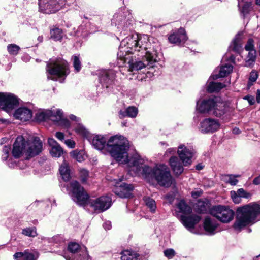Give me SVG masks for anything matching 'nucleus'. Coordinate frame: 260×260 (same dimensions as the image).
<instances>
[{"label":"nucleus","mask_w":260,"mask_h":260,"mask_svg":"<svg viewBox=\"0 0 260 260\" xmlns=\"http://www.w3.org/2000/svg\"><path fill=\"white\" fill-rule=\"evenodd\" d=\"M111 204V198L108 196H102L90 202V206L98 213L103 212L109 209Z\"/></svg>","instance_id":"15"},{"label":"nucleus","mask_w":260,"mask_h":260,"mask_svg":"<svg viewBox=\"0 0 260 260\" xmlns=\"http://www.w3.org/2000/svg\"><path fill=\"white\" fill-rule=\"evenodd\" d=\"M145 37H142L137 34L127 37L123 39L120 44L117 53L118 58L125 62L127 54L133 53L134 51H140L146 48L143 42H145Z\"/></svg>","instance_id":"4"},{"label":"nucleus","mask_w":260,"mask_h":260,"mask_svg":"<svg viewBox=\"0 0 260 260\" xmlns=\"http://www.w3.org/2000/svg\"><path fill=\"white\" fill-rule=\"evenodd\" d=\"M55 136L58 139L60 140H63L64 139V135L61 132H57L55 134Z\"/></svg>","instance_id":"58"},{"label":"nucleus","mask_w":260,"mask_h":260,"mask_svg":"<svg viewBox=\"0 0 260 260\" xmlns=\"http://www.w3.org/2000/svg\"><path fill=\"white\" fill-rule=\"evenodd\" d=\"M158 183L165 187L170 186L173 182V179L169 169L165 165H160L156 166L154 176Z\"/></svg>","instance_id":"11"},{"label":"nucleus","mask_w":260,"mask_h":260,"mask_svg":"<svg viewBox=\"0 0 260 260\" xmlns=\"http://www.w3.org/2000/svg\"><path fill=\"white\" fill-rule=\"evenodd\" d=\"M177 154L184 166H188L191 164L193 156L192 150L181 144L178 147Z\"/></svg>","instance_id":"20"},{"label":"nucleus","mask_w":260,"mask_h":260,"mask_svg":"<svg viewBox=\"0 0 260 260\" xmlns=\"http://www.w3.org/2000/svg\"><path fill=\"white\" fill-rule=\"evenodd\" d=\"M225 85L220 82H210L208 83L207 90L209 92H218Z\"/></svg>","instance_id":"32"},{"label":"nucleus","mask_w":260,"mask_h":260,"mask_svg":"<svg viewBox=\"0 0 260 260\" xmlns=\"http://www.w3.org/2000/svg\"><path fill=\"white\" fill-rule=\"evenodd\" d=\"M176 150L174 148H171L167 149L166 152H165V155L168 156L169 154H174L175 153Z\"/></svg>","instance_id":"57"},{"label":"nucleus","mask_w":260,"mask_h":260,"mask_svg":"<svg viewBox=\"0 0 260 260\" xmlns=\"http://www.w3.org/2000/svg\"><path fill=\"white\" fill-rule=\"evenodd\" d=\"M212 215L223 223H228L234 217V212L229 208L221 205L213 207L210 210Z\"/></svg>","instance_id":"12"},{"label":"nucleus","mask_w":260,"mask_h":260,"mask_svg":"<svg viewBox=\"0 0 260 260\" xmlns=\"http://www.w3.org/2000/svg\"><path fill=\"white\" fill-rule=\"evenodd\" d=\"M138 112V109L134 106H129L124 110H120L119 112L120 118H122L126 116L135 118L137 116Z\"/></svg>","instance_id":"29"},{"label":"nucleus","mask_w":260,"mask_h":260,"mask_svg":"<svg viewBox=\"0 0 260 260\" xmlns=\"http://www.w3.org/2000/svg\"><path fill=\"white\" fill-rule=\"evenodd\" d=\"M15 260H20L19 258H22L23 259L24 252H17L13 255Z\"/></svg>","instance_id":"55"},{"label":"nucleus","mask_w":260,"mask_h":260,"mask_svg":"<svg viewBox=\"0 0 260 260\" xmlns=\"http://www.w3.org/2000/svg\"><path fill=\"white\" fill-rule=\"evenodd\" d=\"M198 206L200 207V208L198 209V211L201 213L205 212L206 211V208L205 204L202 202H199Z\"/></svg>","instance_id":"52"},{"label":"nucleus","mask_w":260,"mask_h":260,"mask_svg":"<svg viewBox=\"0 0 260 260\" xmlns=\"http://www.w3.org/2000/svg\"><path fill=\"white\" fill-rule=\"evenodd\" d=\"M245 49L248 52L245 58V66L251 67L254 65L256 59V51L254 49V41L252 39H248Z\"/></svg>","instance_id":"17"},{"label":"nucleus","mask_w":260,"mask_h":260,"mask_svg":"<svg viewBox=\"0 0 260 260\" xmlns=\"http://www.w3.org/2000/svg\"><path fill=\"white\" fill-rule=\"evenodd\" d=\"M145 37H142L137 34L127 37L123 39L120 44L117 53L118 58L125 62L127 54L133 53L134 51H140L146 48L143 42H145Z\"/></svg>","instance_id":"5"},{"label":"nucleus","mask_w":260,"mask_h":260,"mask_svg":"<svg viewBox=\"0 0 260 260\" xmlns=\"http://www.w3.org/2000/svg\"><path fill=\"white\" fill-rule=\"evenodd\" d=\"M256 101L257 103H260V90H257L256 93Z\"/></svg>","instance_id":"61"},{"label":"nucleus","mask_w":260,"mask_h":260,"mask_svg":"<svg viewBox=\"0 0 260 260\" xmlns=\"http://www.w3.org/2000/svg\"><path fill=\"white\" fill-rule=\"evenodd\" d=\"M48 143L51 147L50 153L52 156L59 157L63 153V149L58 143L53 138H49Z\"/></svg>","instance_id":"25"},{"label":"nucleus","mask_w":260,"mask_h":260,"mask_svg":"<svg viewBox=\"0 0 260 260\" xmlns=\"http://www.w3.org/2000/svg\"><path fill=\"white\" fill-rule=\"evenodd\" d=\"M202 191L201 190H194V191H193L191 192V196L193 198H198L199 197L201 196V194H202Z\"/></svg>","instance_id":"54"},{"label":"nucleus","mask_w":260,"mask_h":260,"mask_svg":"<svg viewBox=\"0 0 260 260\" xmlns=\"http://www.w3.org/2000/svg\"><path fill=\"white\" fill-rule=\"evenodd\" d=\"M133 186L131 184L123 183L115 188L114 192L120 198H131L132 196Z\"/></svg>","instance_id":"21"},{"label":"nucleus","mask_w":260,"mask_h":260,"mask_svg":"<svg viewBox=\"0 0 260 260\" xmlns=\"http://www.w3.org/2000/svg\"><path fill=\"white\" fill-rule=\"evenodd\" d=\"M80 249V246L76 242H71L68 245V250L72 253H76Z\"/></svg>","instance_id":"46"},{"label":"nucleus","mask_w":260,"mask_h":260,"mask_svg":"<svg viewBox=\"0 0 260 260\" xmlns=\"http://www.w3.org/2000/svg\"><path fill=\"white\" fill-rule=\"evenodd\" d=\"M243 33H238L230 45V48L235 52H239L241 48V36Z\"/></svg>","instance_id":"33"},{"label":"nucleus","mask_w":260,"mask_h":260,"mask_svg":"<svg viewBox=\"0 0 260 260\" xmlns=\"http://www.w3.org/2000/svg\"><path fill=\"white\" fill-rule=\"evenodd\" d=\"M214 107L212 114L217 117H221L223 115L226 113L228 109V107L224 103L217 101L216 98L215 104Z\"/></svg>","instance_id":"27"},{"label":"nucleus","mask_w":260,"mask_h":260,"mask_svg":"<svg viewBox=\"0 0 260 260\" xmlns=\"http://www.w3.org/2000/svg\"><path fill=\"white\" fill-rule=\"evenodd\" d=\"M169 165L175 175L179 176L183 172V166L177 157H171L169 159Z\"/></svg>","instance_id":"26"},{"label":"nucleus","mask_w":260,"mask_h":260,"mask_svg":"<svg viewBox=\"0 0 260 260\" xmlns=\"http://www.w3.org/2000/svg\"><path fill=\"white\" fill-rule=\"evenodd\" d=\"M95 148L103 153L108 152L116 161L120 162L127 161V150L129 148L127 140L121 135L111 137L106 143L102 136L93 137L92 142Z\"/></svg>","instance_id":"1"},{"label":"nucleus","mask_w":260,"mask_h":260,"mask_svg":"<svg viewBox=\"0 0 260 260\" xmlns=\"http://www.w3.org/2000/svg\"><path fill=\"white\" fill-rule=\"evenodd\" d=\"M73 62V66L76 72H78L81 69V63L79 56L74 55L72 58Z\"/></svg>","instance_id":"42"},{"label":"nucleus","mask_w":260,"mask_h":260,"mask_svg":"<svg viewBox=\"0 0 260 260\" xmlns=\"http://www.w3.org/2000/svg\"><path fill=\"white\" fill-rule=\"evenodd\" d=\"M218 226L216 221L209 217L205 219L204 227L205 230L210 234L214 233V231Z\"/></svg>","instance_id":"28"},{"label":"nucleus","mask_w":260,"mask_h":260,"mask_svg":"<svg viewBox=\"0 0 260 260\" xmlns=\"http://www.w3.org/2000/svg\"><path fill=\"white\" fill-rule=\"evenodd\" d=\"M89 175L88 171L85 169L80 171V177L83 183L86 182Z\"/></svg>","instance_id":"50"},{"label":"nucleus","mask_w":260,"mask_h":260,"mask_svg":"<svg viewBox=\"0 0 260 260\" xmlns=\"http://www.w3.org/2000/svg\"><path fill=\"white\" fill-rule=\"evenodd\" d=\"M70 118L73 120H76L77 117L74 115H71Z\"/></svg>","instance_id":"64"},{"label":"nucleus","mask_w":260,"mask_h":260,"mask_svg":"<svg viewBox=\"0 0 260 260\" xmlns=\"http://www.w3.org/2000/svg\"><path fill=\"white\" fill-rule=\"evenodd\" d=\"M51 37L55 40H60L63 36L62 30L58 28L52 29L50 31Z\"/></svg>","instance_id":"37"},{"label":"nucleus","mask_w":260,"mask_h":260,"mask_svg":"<svg viewBox=\"0 0 260 260\" xmlns=\"http://www.w3.org/2000/svg\"><path fill=\"white\" fill-rule=\"evenodd\" d=\"M222 179L232 185H235L238 182L236 176L233 175H225L222 176Z\"/></svg>","instance_id":"40"},{"label":"nucleus","mask_w":260,"mask_h":260,"mask_svg":"<svg viewBox=\"0 0 260 260\" xmlns=\"http://www.w3.org/2000/svg\"><path fill=\"white\" fill-rule=\"evenodd\" d=\"M43 144L39 138L36 137L26 141L23 137H17L12 150V154L15 158L23 156L26 159L35 157L42 151Z\"/></svg>","instance_id":"2"},{"label":"nucleus","mask_w":260,"mask_h":260,"mask_svg":"<svg viewBox=\"0 0 260 260\" xmlns=\"http://www.w3.org/2000/svg\"><path fill=\"white\" fill-rule=\"evenodd\" d=\"M243 99L245 100H247L250 105H252L254 103V99L252 96H246L244 97Z\"/></svg>","instance_id":"56"},{"label":"nucleus","mask_w":260,"mask_h":260,"mask_svg":"<svg viewBox=\"0 0 260 260\" xmlns=\"http://www.w3.org/2000/svg\"><path fill=\"white\" fill-rule=\"evenodd\" d=\"M64 143L71 148H74L75 147V142L71 139H68L64 141Z\"/></svg>","instance_id":"53"},{"label":"nucleus","mask_w":260,"mask_h":260,"mask_svg":"<svg viewBox=\"0 0 260 260\" xmlns=\"http://www.w3.org/2000/svg\"><path fill=\"white\" fill-rule=\"evenodd\" d=\"M258 75L257 71L255 70H252L249 75V77L248 79V86L250 87L251 86L254 82H255L257 78H258Z\"/></svg>","instance_id":"43"},{"label":"nucleus","mask_w":260,"mask_h":260,"mask_svg":"<svg viewBox=\"0 0 260 260\" xmlns=\"http://www.w3.org/2000/svg\"><path fill=\"white\" fill-rule=\"evenodd\" d=\"M240 198H248L250 197V193L245 191L243 188L239 189L237 191Z\"/></svg>","instance_id":"51"},{"label":"nucleus","mask_w":260,"mask_h":260,"mask_svg":"<svg viewBox=\"0 0 260 260\" xmlns=\"http://www.w3.org/2000/svg\"><path fill=\"white\" fill-rule=\"evenodd\" d=\"M39 257L37 252L29 253L27 251L24 252V257L23 260H37Z\"/></svg>","instance_id":"44"},{"label":"nucleus","mask_w":260,"mask_h":260,"mask_svg":"<svg viewBox=\"0 0 260 260\" xmlns=\"http://www.w3.org/2000/svg\"><path fill=\"white\" fill-rule=\"evenodd\" d=\"M75 131L77 133L84 137H87L89 134L88 131L85 128L83 125L81 124H78L76 126Z\"/></svg>","instance_id":"45"},{"label":"nucleus","mask_w":260,"mask_h":260,"mask_svg":"<svg viewBox=\"0 0 260 260\" xmlns=\"http://www.w3.org/2000/svg\"><path fill=\"white\" fill-rule=\"evenodd\" d=\"M233 66L230 64H225L220 68L218 75L213 76L214 79L222 78L228 75L233 70Z\"/></svg>","instance_id":"31"},{"label":"nucleus","mask_w":260,"mask_h":260,"mask_svg":"<svg viewBox=\"0 0 260 260\" xmlns=\"http://www.w3.org/2000/svg\"><path fill=\"white\" fill-rule=\"evenodd\" d=\"M215 104V98L200 99L197 102L196 110L202 114L212 113Z\"/></svg>","instance_id":"16"},{"label":"nucleus","mask_w":260,"mask_h":260,"mask_svg":"<svg viewBox=\"0 0 260 260\" xmlns=\"http://www.w3.org/2000/svg\"><path fill=\"white\" fill-rule=\"evenodd\" d=\"M187 39L185 29L183 28H179L176 33H173L168 37L169 42L173 44L184 42Z\"/></svg>","instance_id":"22"},{"label":"nucleus","mask_w":260,"mask_h":260,"mask_svg":"<svg viewBox=\"0 0 260 260\" xmlns=\"http://www.w3.org/2000/svg\"><path fill=\"white\" fill-rule=\"evenodd\" d=\"M233 133H234V134H238L240 133V130L239 129V128H235L233 129Z\"/></svg>","instance_id":"63"},{"label":"nucleus","mask_w":260,"mask_h":260,"mask_svg":"<svg viewBox=\"0 0 260 260\" xmlns=\"http://www.w3.org/2000/svg\"><path fill=\"white\" fill-rule=\"evenodd\" d=\"M146 206L149 209L150 211L154 213L156 209V204L154 200L149 197H145L144 199Z\"/></svg>","instance_id":"36"},{"label":"nucleus","mask_w":260,"mask_h":260,"mask_svg":"<svg viewBox=\"0 0 260 260\" xmlns=\"http://www.w3.org/2000/svg\"><path fill=\"white\" fill-rule=\"evenodd\" d=\"M14 117L21 121H27L30 119L32 116V111L25 107L18 108L14 113Z\"/></svg>","instance_id":"24"},{"label":"nucleus","mask_w":260,"mask_h":260,"mask_svg":"<svg viewBox=\"0 0 260 260\" xmlns=\"http://www.w3.org/2000/svg\"><path fill=\"white\" fill-rule=\"evenodd\" d=\"M22 233L25 236L32 237H35L37 235V233L35 228H25L22 230Z\"/></svg>","instance_id":"41"},{"label":"nucleus","mask_w":260,"mask_h":260,"mask_svg":"<svg viewBox=\"0 0 260 260\" xmlns=\"http://www.w3.org/2000/svg\"><path fill=\"white\" fill-rule=\"evenodd\" d=\"M203 167L204 166L202 164H199L196 166V168L198 170H201L203 169Z\"/></svg>","instance_id":"62"},{"label":"nucleus","mask_w":260,"mask_h":260,"mask_svg":"<svg viewBox=\"0 0 260 260\" xmlns=\"http://www.w3.org/2000/svg\"><path fill=\"white\" fill-rule=\"evenodd\" d=\"M20 50V48L15 44H11L7 46L8 52L12 55H17Z\"/></svg>","instance_id":"39"},{"label":"nucleus","mask_w":260,"mask_h":260,"mask_svg":"<svg viewBox=\"0 0 260 260\" xmlns=\"http://www.w3.org/2000/svg\"><path fill=\"white\" fill-rule=\"evenodd\" d=\"M37 120L42 121L50 119L54 122H60V123L65 127H69L70 125V121L62 118V113L60 110H42L38 111L36 114Z\"/></svg>","instance_id":"8"},{"label":"nucleus","mask_w":260,"mask_h":260,"mask_svg":"<svg viewBox=\"0 0 260 260\" xmlns=\"http://www.w3.org/2000/svg\"><path fill=\"white\" fill-rule=\"evenodd\" d=\"M259 218L260 206L255 203L249 204L237 209L234 228L240 230L245 226L259 220Z\"/></svg>","instance_id":"3"},{"label":"nucleus","mask_w":260,"mask_h":260,"mask_svg":"<svg viewBox=\"0 0 260 260\" xmlns=\"http://www.w3.org/2000/svg\"><path fill=\"white\" fill-rule=\"evenodd\" d=\"M59 172L62 179L64 181H68L71 178L70 170L69 169V164L65 161L61 164L60 167Z\"/></svg>","instance_id":"30"},{"label":"nucleus","mask_w":260,"mask_h":260,"mask_svg":"<svg viewBox=\"0 0 260 260\" xmlns=\"http://www.w3.org/2000/svg\"><path fill=\"white\" fill-rule=\"evenodd\" d=\"M71 156L79 162H81L85 159L84 153L82 151L74 150L70 153Z\"/></svg>","instance_id":"38"},{"label":"nucleus","mask_w":260,"mask_h":260,"mask_svg":"<svg viewBox=\"0 0 260 260\" xmlns=\"http://www.w3.org/2000/svg\"><path fill=\"white\" fill-rule=\"evenodd\" d=\"M65 2L66 0H39V10L44 13H53L61 8Z\"/></svg>","instance_id":"13"},{"label":"nucleus","mask_w":260,"mask_h":260,"mask_svg":"<svg viewBox=\"0 0 260 260\" xmlns=\"http://www.w3.org/2000/svg\"><path fill=\"white\" fill-rule=\"evenodd\" d=\"M18 104V100L14 94L0 92V108L9 112Z\"/></svg>","instance_id":"14"},{"label":"nucleus","mask_w":260,"mask_h":260,"mask_svg":"<svg viewBox=\"0 0 260 260\" xmlns=\"http://www.w3.org/2000/svg\"><path fill=\"white\" fill-rule=\"evenodd\" d=\"M121 254V260H133L137 259L139 256L138 254L129 251H124Z\"/></svg>","instance_id":"35"},{"label":"nucleus","mask_w":260,"mask_h":260,"mask_svg":"<svg viewBox=\"0 0 260 260\" xmlns=\"http://www.w3.org/2000/svg\"><path fill=\"white\" fill-rule=\"evenodd\" d=\"M231 197L235 203L238 204L241 202V198L235 191H231L230 192Z\"/></svg>","instance_id":"49"},{"label":"nucleus","mask_w":260,"mask_h":260,"mask_svg":"<svg viewBox=\"0 0 260 260\" xmlns=\"http://www.w3.org/2000/svg\"><path fill=\"white\" fill-rule=\"evenodd\" d=\"M253 183L256 185L260 184V175L253 179Z\"/></svg>","instance_id":"60"},{"label":"nucleus","mask_w":260,"mask_h":260,"mask_svg":"<svg viewBox=\"0 0 260 260\" xmlns=\"http://www.w3.org/2000/svg\"><path fill=\"white\" fill-rule=\"evenodd\" d=\"M99 80L103 86L108 88L114 82L115 73L113 70H101L98 73Z\"/></svg>","instance_id":"19"},{"label":"nucleus","mask_w":260,"mask_h":260,"mask_svg":"<svg viewBox=\"0 0 260 260\" xmlns=\"http://www.w3.org/2000/svg\"><path fill=\"white\" fill-rule=\"evenodd\" d=\"M69 194L73 200L79 205H85L88 201L89 196L78 182L72 181L67 186Z\"/></svg>","instance_id":"9"},{"label":"nucleus","mask_w":260,"mask_h":260,"mask_svg":"<svg viewBox=\"0 0 260 260\" xmlns=\"http://www.w3.org/2000/svg\"><path fill=\"white\" fill-rule=\"evenodd\" d=\"M220 124L218 120L213 118H206L201 122L200 129L204 133H213L217 131Z\"/></svg>","instance_id":"18"},{"label":"nucleus","mask_w":260,"mask_h":260,"mask_svg":"<svg viewBox=\"0 0 260 260\" xmlns=\"http://www.w3.org/2000/svg\"><path fill=\"white\" fill-rule=\"evenodd\" d=\"M157 58L156 52L153 51H147L143 58V60H136L135 61H129V69L131 72L139 71L147 67H152V64L156 62Z\"/></svg>","instance_id":"10"},{"label":"nucleus","mask_w":260,"mask_h":260,"mask_svg":"<svg viewBox=\"0 0 260 260\" xmlns=\"http://www.w3.org/2000/svg\"><path fill=\"white\" fill-rule=\"evenodd\" d=\"M47 71L49 76L48 79L59 80L62 82L70 73L68 62L62 58H57L51 60L47 64Z\"/></svg>","instance_id":"6"},{"label":"nucleus","mask_w":260,"mask_h":260,"mask_svg":"<svg viewBox=\"0 0 260 260\" xmlns=\"http://www.w3.org/2000/svg\"><path fill=\"white\" fill-rule=\"evenodd\" d=\"M165 256L168 259H172L175 255V251L172 248L167 249L164 251Z\"/></svg>","instance_id":"48"},{"label":"nucleus","mask_w":260,"mask_h":260,"mask_svg":"<svg viewBox=\"0 0 260 260\" xmlns=\"http://www.w3.org/2000/svg\"><path fill=\"white\" fill-rule=\"evenodd\" d=\"M179 211L184 214H189L191 211V208L188 206L183 200L180 201L177 205Z\"/></svg>","instance_id":"34"},{"label":"nucleus","mask_w":260,"mask_h":260,"mask_svg":"<svg viewBox=\"0 0 260 260\" xmlns=\"http://www.w3.org/2000/svg\"><path fill=\"white\" fill-rule=\"evenodd\" d=\"M201 220V217L196 215H192L189 216L182 215L181 216V221L184 226L187 229H192L194 225L197 224Z\"/></svg>","instance_id":"23"},{"label":"nucleus","mask_w":260,"mask_h":260,"mask_svg":"<svg viewBox=\"0 0 260 260\" xmlns=\"http://www.w3.org/2000/svg\"><path fill=\"white\" fill-rule=\"evenodd\" d=\"M11 150L10 146H5L3 149V154L2 155V159L3 160H6L9 155V152Z\"/></svg>","instance_id":"47"},{"label":"nucleus","mask_w":260,"mask_h":260,"mask_svg":"<svg viewBox=\"0 0 260 260\" xmlns=\"http://www.w3.org/2000/svg\"><path fill=\"white\" fill-rule=\"evenodd\" d=\"M121 163H127L129 167H135L137 173L144 175L145 178H153L154 176L156 167L152 169L144 165V159L137 153L129 158L127 155V161Z\"/></svg>","instance_id":"7"},{"label":"nucleus","mask_w":260,"mask_h":260,"mask_svg":"<svg viewBox=\"0 0 260 260\" xmlns=\"http://www.w3.org/2000/svg\"><path fill=\"white\" fill-rule=\"evenodd\" d=\"M103 227L105 230H110L111 228V223L110 221H106L103 224Z\"/></svg>","instance_id":"59"}]
</instances>
